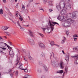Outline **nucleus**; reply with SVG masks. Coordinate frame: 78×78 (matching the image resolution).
Listing matches in <instances>:
<instances>
[{"mask_svg":"<svg viewBox=\"0 0 78 78\" xmlns=\"http://www.w3.org/2000/svg\"><path fill=\"white\" fill-rule=\"evenodd\" d=\"M49 22L50 23V27H47V28H45L44 27L42 28V29L44 31H45V30H48V33H50L51 31H53V29H54V26L55 25V24H57V25H59V24L56 22H52L51 23L50 22V20H49Z\"/></svg>","mask_w":78,"mask_h":78,"instance_id":"obj_1","label":"nucleus"},{"mask_svg":"<svg viewBox=\"0 0 78 78\" xmlns=\"http://www.w3.org/2000/svg\"><path fill=\"white\" fill-rule=\"evenodd\" d=\"M66 22L69 25H71L72 23H73V24H75L76 23L75 21L73 20L70 18L67 19L66 20Z\"/></svg>","mask_w":78,"mask_h":78,"instance_id":"obj_2","label":"nucleus"},{"mask_svg":"<svg viewBox=\"0 0 78 78\" xmlns=\"http://www.w3.org/2000/svg\"><path fill=\"white\" fill-rule=\"evenodd\" d=\"M51 64L54 67H58V66H59V63H58V62L53 60H51Z\"/></svg>","mask_w":78,"mask_h":78,"instance_id":"obj_3","label":"nucleus"},{"mask_svg":"<svg viewBox=\"0 0 78 78\" xmlns=\"http://www.w3.org/2000/svg\"><path fill=\"white\" fill-rule=\"evenodd\" d=\"M66 2H64L63 3V5H64V9L65 10H70V9H71V5L70 4H69V5H67L66 6V7L65 8V6H66Z\"/></svg>","mask_w":78,"mask_h":78,"instance_id":"obj_4","label":"nucleus"},{"mask_svg":"<svg viewBox=\"0 0 78 78\" xmlns=\"http://www.w3.org/2000/svg\"><path fill=\"white\" fill-rule=\"evenodd\" d=\"M22 65H23V64L22 63H20L19 64V67L20 69H21V70H24L25 72H28V69H27V68L25 69H23V68L22 67Z\"/></svg>","mask_w":78,"mask_h":78,"instance_id":"obj_5","label":"nucleus"},{"mask_svg":"<svg viewBox=\"0 0 78 78\" xmlns=\"http://www.w3.org/2000/svg\"><path fill=\"white\" fill-rule=\"evenodd\" d=\"M16 65H17L18 64H19V61H20V55H19V54H16Z\"/></svg>","mask_w":78,"mask_h":78,"instance_id":"obj_6","label":"nucleus"},{"mask_svg":"<svg viewBox=\"0 0 78 78\" xmlns=\"http://www.w3.org/2000/svg\"><path fill=\"white\" fill-rule=\"evenodd\" d=\"M28 42L30 44L33 45H34L35 43H34V41L32 39H28Z\"/></svg>","mask_w":78,"mask_h":78,"instance_id":"obj_7","label":"nucleus"},{"mask_svg":"<svg viewBox=\"0 0 78 78\" xmlns=\"http://www.w3.org/2000/svg\"><path fill=\"white\" fill-rule=\"evenodd\" d=\"M68 16L69 17H72L73 19H75V17H76V13H75V15H73V14H71V13H69L68 14Z\"/></svg>","mask_w":78,"mask_h":78,"instance_id":"obj_8","label":"nucleus"},{"mask_svg":"<svg viewBox=\"0 0 78 78\" xmlns=\"http://www.w3.org/2000/svg\"><path fill=\"white\" fill-rule=\"evenodd\" d=\"M57 19L59 20H60L61 21H65V19H64V17L62 16H59L58 17Z\"/></svg>","mask_w":78,"mask_h":78,"instance_id":"obj_9","label":"nucleus"},{"mask_svg":"<svg viewBox=\"0 0 78 78\" xmlns=\"http://www.w3.org/2000/svg\"><path fill=\"white\" fill-rule=\"evenodd\" d=\"M9 55L12 57V58H13L14 56V52L12 51V50H10L9 51Z\"/></svg>","mask_w":78,"mask_h":78,"instance_id":"obj_10","label":"nucleus"},{"mask_svg":"<svg viewBox=\"0 0 78 78\" xmlns=\"http://www.w3.org/2000/svg\"><path fill=\"white\" fill-rule=\"evenodd\" d=\"M17 25H18V26H19L20 28V29L21 31H24L25 30V29L20 25V23H19V21L17 22Z\"/></svg>","mask_w":78,"mask_h":78,"instance_id":"obj_11","label":"nucleus"},{"mask_svg":"<svg viewBox=\"0 0 78 78\" xmlns=\"http://www.w3.org/2000/svg\"><path fill=\"white\" fill-rule=\"evenodd\" d=\"M6 44L4 42L0 43V48H1V47H5Z\"/></svg>","mask_w":78,"mask_h":78,"instance_id":"obj_12","label":"nucleus"},{"mask_svg":"<svg viewBox=\"0 0 78 78\" xmlns=\"http://www.w3.org/2000/svg\"><path fill=\"white\" fill-rule=\"evenodd\" d=\"M61 3H62V1H60L59 3V5H57L56 6V8L58 10H60L61 9Z\"/></svg>","mask_w":78,"mask_h":78,"instance_id":"obj_13","label":"nucleus"},{"mask_svg":"<svg viewBox=\"0 0 78 78\" xmlns=\"http://www.w3.org/2000/svg\"><path fill=\"white\" fill-rule=\"evenodd\" d=\"M8 28H9V27L2 26V30H6L8 29Z\"/></svg>","mask_w":78,"mask_h":78,"instance_id":"obj_14","label":"nucleus"},{"mask_svg":"<svg viewBox=\"0 0 78 78\" xmlns=\"http://www.w3.org/2000/svg\"><path fill=\"white\" fill-rule=\"evenodd\" d=\"M72 58H73L74 59H78V54H76L74 56H72Z\"/></svg>","mask_w":78,"mask_h":78,"instance_id":"obj_15","label":"nucleus"},{"mask_svg":"<svg viewBox=\"0 0 78 78\" xmlns=\"http://www.w3.org/2000/svg\"><path fill=\"white\" fill-rule=\"evenodd\" d=\"M29 34L32 37H34V35H33V32L31 30H29Z\"/></svg>","mask_w":78,"mask_h":78,"instance_id":"obj_16","label":"nucleus"},{"mask_svg":"<svg viewBox=\"0 0 78 78\" xmlns=\"http://www.w3.org/2000/svg\"><path fill=\"white\" fill-rule=\"evenodd\" d=\"M60 66L61 69H63L64 68V63H63L62 61H61L60 62Z\"/></svg>","mask_w":78,"mask_h":78,"instance_id":"obj_17","label":"nucleus"},{"mask_svg":"<svg viewBox=\"0 0 78 78\" xmlns=\"http://www.w3.org/2000/svg\"><path fill=\"white\" fill-rule=\"evenodd\" d=\"M39 46L41 48H45V45L43 43H40L39 44Z\"/></svg>","mask_w":78,"mask_h":78,"instance_id":"obj_18","label":"nucleus"},{"mask_svg":"<svg viewBox=\"0 0 78 78\" xmlns=\"http://www.w3.org/2000/svg\"><path fill=\"white\" fill-rule=\"evenodd\" d=\"M61 14H66V9L62 10L61 12Z\"/></svg>","mask_w":78,"mask_h":78,"instance_id":"obj_19","label":"nucleus"},{"mask_svg":"<svg viewBox=\"0 0 78 78\" xmlns=\"http://www.w3.org/2000/svg\"><path fill=\"white\" fill-rule=\"evenodd\" d=\"M66 37H64L63 40L61 41L62 44H64L65 41H66Z\"/></svg>","mask_w":78,"mask_h":78,"instance_id":"obj_20","label":"nucleus"},{"mask_svg":"<svg viewBox=\"0 0 78 78\" xmlns=\"http://www.w3.org/2000/svg\"><path fill=\"white\" fill-rule=\"evenodd\" d=\"M43 66L44 67V68L45 71H47V70H48V69H47V66H46V65H43Z\"/></svg>","mask_w":78,"mask_h":78,"instance_id":"obj_21","label":"nucleus"},{"mask_svg":"<svg viewBox=\"0 0 78 78\" xmlns=\"http://www.w3.org/2000/svg\"><path fill=\"white\" fill-rule=\"evenodd\" d=\"M53 2L51 1H49L48 2V5L49 6H52L53 5Z\"/></svg>","mask_w":78,"mask_h":78,"instance_id":"obj_22","label":"nucleus"},{"mask_svg":"<svg viewBox=\"0 0 78 78\" xmlns=\"http://www.w3.org/2000/svg\"><path fill=\"white\" fill-rule=\"evenodd\" d=\"M68 67L66 66L65 68V70L66 72V74H67V72H68Z\"/></svg>","mask_w":78,"mask_h":78,"instance_id":"obj_23","label":"nucleus"},{"mask_svg":"<svg viewBox=\"0 0 78 78\" xmlns=\"http://www.w3.org/2000/svg\"><path fill=\"white\" fill-rule=\"evenodd\" d=\"M64 72L63 70H60L57 72V73H62Z\"/></svg>","mask_w":78,"mask_h":78,"instance_id":"obj_24","label":"nucleus"},{"mask_svg":"<svg viewBox=\"0 0 78 78\" xmlns=\"http://www.w3.org/2000/svg\"><path fill=\"white\" fill-rule=\"evenodd\" d=\"M37 72L38 73H42V70L41 69H37Z\"/></svg>","mask_w":78,"mask_h":78,"instance_id":"obj_25","label":"nucleus"},{"mask_svg":"<svg viewBox=\"0 0 78 78\" xmlns=\"http://www.w3.org/2000/svg\"><path fill=\"white\" fill-rule=\"evenodd\" d=\"M73 50H75L76 51H78V46L74 47Z\"/></svg>","mask_w":78,"mask_h":78,"instance_id":"obj_26","label":"nucleus"},{"mask_svg":"<svg viewBox=\"0 0 78 78\" xmlns=\"http://www.w3.org/2000/svg\"><path fill=\"white\" fill-rule=\"evenodd\" d=\"M5 47H1V48L2 51H5L6 50V48H5Z\"/></svg>","mask_w":78,"mask_h":78,"instance_id":"obj_27","label":"nucleus"},{"mask_svg":"<svg viewBox=\"0 0 78 78\" xmlns=\"http://www.w3.org/2000/svg\"><path fill=\"white\" fill-rule=\"evenodd\" d=\"M3 14V10L2 9H0V14Z\"/></svg>","mask_w":78,"mask_h":78,"instance_id":"obj_28","label":"nucleus"},{"mask_svg":"<svg viewBox=\"0 0 78 78\" xmlns=\"http://www.w3.org/2000/svg\"><path fill=\"white\" fill-rule=\"evenodd\" d=\"M5 33H6L7 35L8 36H10V35L11 34V33L9 32H5Z\"/></svg>","mask_w":78,"mask_h":78,"instance_id":"obj_29","label":"nucleus"},{"mask_svg":"<svg viewBox=\"0 0 78 78\" xmlns=\"http://www.w3.org/2000/svg\"><path fill=\"white\" fill-rule=\"evenodd\" d=\"M69 31H68L66 32V34L68 36H69Z\"/></svg>","mask_w":78,"mask_h":78,"instance_id":"obj_30","label":"nucleus"},{"mask_svg":"<svg viewBox=\"0 0 78 78\" xmlns=\"http://www.w3.org/2000/svg\"><path fill=\"white\" fill-rule=\"evenodd\" d=\"M43 2L44 4L47 3V0H43Z\"/></svg>","mask_w":78,"mask_h":78,"instance_id":"obj_31","label":"nucleus"},{"mask_svg":"<svg viewBox=\"0 0 78 78\" xmlns=\"http://www.w3.org/2000/svg\"><path fill=\"white\" fill-rule=\"evenodd\" d=\"M28 76H31V75H27V77H23V78H30V77H28Z\"/></svg>","mask_w":78,"mask_h":78,"instance_id":"obj_32","label":"nucleus"},{"mask_svg":"<svg viewBox=\"0 0 78 78\" xmlns=\"http://www.w3.org/2000/svg\"><path fill=\"white\" fill-rule=\"evenodd\" d=\"M4 41V40H3V38L1 37V36H0V41Z\"/></svg>","mask_w":78,"mask_h":78,"instance_id":"obj_33","label":"nucleus"},{"mask_svg":"<svg viewBox=\"0 0 78 78\" xmlns=\"http://www.w3.org/2000/svg\"><path fill=\"white\" fill-rule=\"evenodd\" d=\"M12 71V69H10L9 70V73H11V72Z\"/></svg>","mask_w":78,"mask_h":78,"instance_id":"obj_34","label":"nucleus"},{"mask_svg":"<svg viewBox=\"0 0 78 78\" xmlns=\"http://www.w3.org/2000/svg\"><path fill=\"white\" fill-rule=\"evenodd\" d=\"M45 55L43 53H42L41 55V56H42V57H43Z\"/></svg>","mask_w":78,"mask_h":78,"instance_id":"obj_35","label":"nucleus"},{"mask_svg":"<svg viewBox=\"0 0 78 78\" xmlns=\"http://www.w3.org/2000/svg\"><path fill=\"white\" fill-rule=\"evenodd\" d=\"M39 10H42V11H43V12H44V9H43V8H42L40 7L39 8Z\"/></svg>","mask_w":78,"mask_h":78,"instance_id":"obj_36","label":"nucleus"},{"mask_svg":"<svg viewBox=\"0 0 78 78\" xmlns=\"http://www.w3.org/2000/svg\"><path fill=\"white\" fill-rule=\"evenodd\" d=\"M41 78H45V76L44 75H41Z\"/></svg>","mask_w":78,"mask_h":78,"instance_id":"obj_37","label":"nucleus"},{"mask_svg":"<svg viewBox=\"0 0 78 78\" xmlns=\"http://www.w3.org/2000/svg\"><path fill=\"white\" fill-rule=\"evenodd\" d=\"M39 34L42 37H44V35L41 33H39Z\"/></svg>","mask_w":78,"mask_h":78,"instance_id":"obj_38","label":"nucleus"},{"mask_svg":"<svg viewBox=\"0 0 78 78\" xmlns=\"http://www.w3.org/2000/svg\"><path fill=\"white\" fill-rule=\"evenodd\" d=\"M28 58L29 59H30V60H32V59H33V58H32V57H31V56H29V57H28Z\"/></svg>","mask_w":78,"mask_h":78,"instance_id":"obj_39","label":"nucleus"},{"mask_svg":"<svg viewBox=\"0 0 78 78\" xmlns=\"http://www.w3.org/2000/svg\"><path fill=\"white\" fill-rule=\"evenodd\" d=\"M76 61H77V60L75 61L74 64H78V63L76 62Z\"/></svg>","mask_w":78,"mask_h":78,"instance_id":"obj_40","label":"nucleus"},{"mask_svg":"<svg viewBox=\"0 0 78 78\" xmlns=\"http://www.w3.org/2000/svg\"><path fill=\"white\" fill-rule=\"evenodd\" d=\"M67 57H66V58L68 60H69V55H67Z\"/></svg>","mask_w":78,"mask_h":78,"instance_id":"obj_41","label":"nucleus"},{"mask_svg":"<svg viewBox=\"0 0 78 78\" xmlns=\"http://www.w3.org/2000/svg\"><path fill=\"white\" fill-rule=\"evenodd\" d=\"M23 17H22V18H20V20L21 21H22V20H23Z\"/></svg>","mask_w":78,"mask_h":78,"instance_id":"obj_42","label":"nucleus"},{"mask_svg":"<svg viewBox=\"0 0 78 78\" xmlns=\"http://www.w3.org/2000/svg\"><path fill=\"white\" fill-rule=\"evenodd\" d=\"M78 37V36H77V35H74L73 36V37Z\"/></svg>","mask_w":78,"mask_h":78,"instance_id":"obj_43","label":"nucleus"},{"mask_svg":"<svg viewBox=\"0 0 78 78\" xmlns=\"http://www.w3.org/2000/svg\"><path fill=\"white\" fill-rule=\"evenodd\" d=\"M49 12H51L52 11H53V10L51 9H49Z\"/></svg>","mask_w":78,"mask_h":78,"instance_id":"obj_44","label":"nucleus"},{"mask_svg":"<svg viewBox=\"0 0 78 78\" xmlns=\"http://www.w3.org/2000/svg\"><path fill=\"white\" fill-rule=\"evenodd\" d=\"M22 7L23 9H25V6L24 5H22Z\"/></svg>","mask_w":78,"mask_h":78,"instance_id":"obj_45","label":"nucleus"},{"mask_svg":"<svg viewBox=\"0 0 78 78\" xmlns=\"http://www.w3.org/2000/svg\"><path fill=\"white\" fill-rule=\"evenodd\" d=\"M39 64L40 66H42V63L41 62H39Z\"/></svg>","mask_w":78,"mask_h":78,"instance_id":"obj_46","label":"nucleus"},{"mask_svg":"<svg viewBox=\"0 0 78 78\" xmlns=\"http://www.w3.org/2000/svg\"><path fill=\"white\" fill-rule=\"evenodd\" d=\"M52 55H53V56H55V54H54V53H53V52H52L50 56H52Z\"/></svg>","mask_w":78,"mask_h":78,"instance_id":"obj_47","label":"nucleus"},{"mask_svg":"<svg viewBox=\"0 0 78 78\" xmlns=\"http://www.w3.org/2000/svg\"><path fill=\"white\" fill-rule=\"evenodd\" d=\"M2 54H3V55H6V53H5L3 52H2Z\"/></svg>","mask_w":78,"mask_h":78,"instance_id":"obj_48","label":"nucleus"},{"mask_svg":"<svg viewBox=\"0 0 78 78\" xmlns=\"http://www.w3.org/2000/svg\"><path fill=\"white\" fill-rule=\"evenodd\" d=\"M12 48L10 46H9V50H12Z\"/></svg>","mask_w":78,"mask_h":78,"instance_id":"obj_49","label":"nucleus"},{"mask_svg":"<svg viewBox=\"0 0 78 78\" xmlns=\"http://www.w3.org/2000/svg\"><path fill=\"white\" fill-rule=\"evenodd\" d=\"M16 8H19V6H18V4H16Z\"/></svg>","mask_w":78,"mask_h":78,"instance_id":"obj_50","label":"nucleus"},{"mask_svg":"<svg viewBox=\"0 0 78 78\" xmlns=\"http://www.w3.org/2000/svg\"><path fill=\"white\" fill-rule=\"evenodd\" d=\"M16 75H18V71H17L16 72Z\"/></svg>","mask_w":78,"mask_h":78,"instance_id":"obj_51","label":"nucleus"},{"mask_svg":"<svg viewBox=\"0 0 78 78\" xmlns=\"http://www.w3.org/2000/svg\"><path fill=\"white\" fill-rule=\"evenodd\" d=\"M74 39L75 41H77V38H74Z\"/></svg>","mask_w":78,"mask_h":78,"instance_id":"obj_52","label":"nucleus"},{"mask_svg":"<svg viewBox=\"0 0 78 78\" xmlns=\"http://www.w3.org/2000/svg\"><path fill=\"white\" fill-rule=\"evenodd\" d=\"M6 45L8 48V49H9V45H8V44H6Z\"/></svg>","mask_w":78,"mask_h":78,"instance_id":"obj_53","label":"nucleus"},{"mask_svg":"<svg viewBox=\"0 0 78 78\" xmlns=\"http://www.w3.org/2000/svg\"><path fill=\"white\" fill-rule=\"evenodd\" d=\"M3 2L4 3H6V0H3Z\"/></svg>","mask_w":78,"mask_h":78,"instance_id":"obj_54","label":"nucleus"},{"mask_svg":"<svg viewBox=\"0 0 78 78\" xmlns=\"http://www.w3.org/2000/svg\"><path fill=\"white\" fill-rule=\"evenodd\" d=\"M33 0H29V2L30 3H31V2H33Z\"/></svg>","mask_w":78,"mask_h":78,"instance_id":"obj_55","label":"nucleus"},{"mask_svg":"<svg viewBox=\"0 0 78 78\" xmlns=\"http://www.w3.org/2000/svg\"><path fill=\"white\" fill-rule=\"evenodd\" d=\"M66 73V72H64L63 73V75H62V76H64V75H65Z\"/></svg>","mask_w":78,"mask_h":78,"instance_id":"obj_56","label":"nucleus"},{"mask_svg":"<svg viewBox=\"0 0 78 78\" xmlns=\"http://www.w3.org/2000/svg\"><path fill=\"white\" fill-rule=\"evenodd\" d=\"M56 78H64L63 77H58Z\"/></svg>","mask_w":78,"mask_h":78,"instance_id":"obj_57","label":"nucleus"},{"mask_svg":"<svg viewBox=\"0 0 78 78\" xmlns=\"http://www.w3.org/2000/svg\"><path fill=\"white\" fill-rule=\"evenodd\" d=\"M51 44H55V42L53 41H52L51 42Z\"/></svg>","mask_w":78,"mask_h":78,"instance_id":"obj_58","label":"nucleus"},{"mask_svg":"<svg viewBox=\"0 0 78 78\" xmlns=\"http://www.w3.org/2000/svg\"><path fill=\"white\" fill-rule=\"evenodd\" d=\"M50 44L51 45V46H53L54 45V44H51V43H50Z\"/></svg>","mask_w":78,"mask_h":78,"instance_id":"obj_59","label":"nucleus"},{"mask_svg":"<svg viewBox=\"0 0 78 78\" xmlns=\"http://www.w3.org/2000/svg\"><path fill=\"white\" fill-rule=\"evenodd\" d=\"M54 45H56L57 47H59V45H58V44H54Z\"/></svg>","mask_w":78,"mask_h":78,"instance_id":"obj_60","label":"nucleus"},{"mask_svg":"<svg viewBox=\"0 0 78 78\" xmlns=\"http://www.w3.org/2000/svg\"><path fill=\"white\" fill-rule=\"evenodd\" d=\"M2 50H0V53H2Z\"/></svg>","mask_w":78,"mask_h":78,"instance_id":"obj_61","label":"nucleus"},{"mask_svg":"<svg viewBox=\"0 0 78 78\" xmlns=\"http://www.w3.org/2000/svg\"><path fill=\"white\" fill-rule=\"evenodd\" d=\"M18 15H19V14H18V13H16V17H17Z\"/></svg>","mask_w":78,"mask_h":78,"instance_id":"obj_62","label":"nucleus"},{"mask_svg":"<svg viewBox=\"0 0 78 78\" xmlns=\"http://www.w3.org/2000/svg\"><path fill=\"white\" fill-rule=\"evenodd\" d=\"M62 52L63 54H65V53L64 52V50L62 51Z\"/></svg>","mask_w":78,"mask_h":78,"instance_id":"obj_63","label":"nucleus"},{"mask_svg":"<svg viewBox=\"0 0 78 78\" xmlns=\"http://www.w3.org/2000/svg\"><path fill=\"white\" fill-rule=\"evenodd\" d=\"M10 76L11 77H12V73L10 74Z\"/></svg>","mask_w":78,"mask_h":78,"instance_id":"obj_64","label":"nucleus"}]
</instances>
